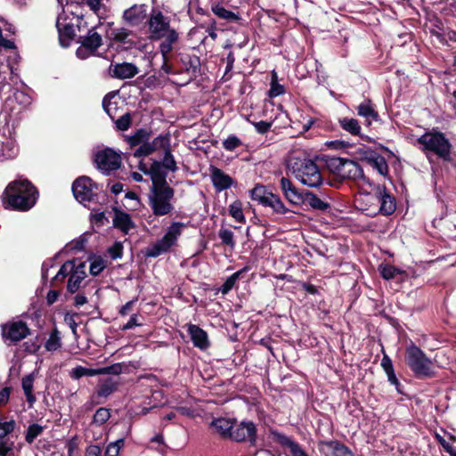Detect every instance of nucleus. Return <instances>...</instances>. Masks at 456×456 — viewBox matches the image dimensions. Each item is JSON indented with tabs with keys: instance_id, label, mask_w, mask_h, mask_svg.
I'll use <instances>...</instances> for the list:
<instances>
[{
	"instance_id": "obj_64",
	"label": "nucleus",
	"mask_w": 456,
	"mask_h": 456,
	"mask_svg": "<svg viewBox=\"0 0 456 456\" xmlns=\"http://www.w3.org/2000/svg\"><path fill=\"white\" fill-rule=\"evenodd\" d=\"M11 389L9 387H4L0 391V406L4 405L7 403L10 396Z\"/></svg>"
},
{
	"instance_id": "obj_51",
	"label": "nucleus",
	"mask_w": 456,
	"mask_h": 456,
	"mask_svg": "<svg viewBox=\"0 0 456 456\" xmlns=\"http://www.w3.org/2000/svg\"><path fill=\"white\" fill-rule=\"evenodd\" d=\"M15 426L16 423L12 419L4 422L0 421V440H4V437L14 430Z\"/></svg>"
},
{
	"instance_id": "obj_56",
	"label": "nucleus",
	"mask_w": 456,
	"mask_h": 456,
	"mask_svg": "<svg viewBox=\"0 0 456 456\" xmlns=\"http://www.w3.org/2000/svg\"><path fill=\"white\" fill-rule=\"evenodd\" d=\"M123 245L121 242H116L109 248V253L112 259H118L122 256Z\"/></svg>"
},
{
	"instance_id": "obj_62",
	"label": "nucleus",
	"mask_w": 456,
	"mask_h": 456,
	"mask_svg": "<svg viewBox=\"0 0 456 456\" xmlns=\"http://www.w3.org/2000/svg\"><path fill=\"white\" fill-rule=\"evenodd\" d=\"M381 366L386 373L390 370H394L392 361L387 355L383 356L381 360Z\"/></svg>"
},
{
	"instance_id": "obj_27",
	"label": "nucleus",
	"mask_w": 456,
	"mask_h": 456,
	"mask_svg": "<svg viewBox=\"0 0 456 456\" xmlns=\"http://www.w3.org/2000/svg\"><path fill=\"white\" fill-rule=\"evenodd\" d=\"M115 227L120 229L124 233H127L133 227L130 216L122 211H117L113 219Z\"/></svg>"
},
{
	"instance_id": "obj_43",
	"label": "nucleus",
	"mask_w": 456,
	"mask_h": 456,
	"mask_svg": "<svg viewBox=\"0 0 456 456\" xmlns=\"http://www.w3.org/2000/svg\"><path fill=\"white\" fill-rule=\"evenodd\" d=\"M89 261V270L92 275H98L105 267L104 260L101 256H92Z\"/></svg>"
},
{
	"instance_id": "obj_21",
	"label": "nucleus",
	"mask_w": 456,
	"mask_h": 456,
	"mask_svg": "<svg viewBox=\"0 0 456 456\" xmlns=\"http://www.w3.org/2000/svg\"><path fill=\"white\" fill-rule=\"evenodd\" d=\"M188 332L196 347L206 349L209 346L208 334L205 330L194 324L188 325Z\"/></svg>"
},
{
	"instance_id": "obj_17",
	"label": "nucleus",
	"mask_w": 456,
	"mask_h": 456,
	"mask_svg": "<svg viewBox=\"0 0 456 456\" xmlns=\"http://www.w3.org/2000/svg\"><path fill=\"white\" fill-rule=\"evenodd\" d=\"M137 73V67L129 62L117 63L110 67V74L111 77L119 79L132 78Z\"/></svg>"
},
{
	"instance_id": "obj_36",
	"label": "nucleus",
	"mask_w": 456,
	"mask_h": 456,
	"mask_svg": "<svg viewBox=\"0 0 456 456\" xmlns=\"http://www.w3.org/2000/svg\"><path fill=\"white\" fill-rule=\"evenodd\" d=\"M229 213L232 218L239 223H245V216L243 214L242 202L235 200L229 206Z\"/></svg>"
},
{
	"instance_id": "obj_52",
	"label": "nucleus",
	"mask_w": 456,
	"mask_h": 456,
	"mask_svg": "<svg viewBox=\"0 0 456 456\" xmlns=\"http://www.w3.org/2000/svg\"><path fill=\"white\" fill-rule=\"evenodd\" d=\"M100 375L103 374H113L118 375L122 371V366L120 363H115L110 366L99 368Z\"/></svg>"
},
{
	"instance_id": "obj_30",
	"label": "nucleus",
	"mask_w": 456,
	"mask_h": 456,
	"mask_svg": "<svg viewBox=\"0 0 456 456\" xmlns=\"http://www.w3.org/2000/svg\"><path fill=\"white\" fill-rule=\"evenodd\" d=\"M2 155L5 156L6 158H13L18 152V147L14 138H12L11 135L5 136L4 133L2 134Z\"/></svg>"
},
{
	"instance_id": "obj_13",
	"label": "nucleus",
	"mask_w": 456,
	"mask_h": 456,
	"mask_svg": "<svg viewBox=\"0 0 456 456\" xmlns=\"http://www.w3.org/2000/svg\"><path fill=\"white\" fill-rule=\"evenodd\" d=\"M148 6L143 4H134L123 12V21L129 27L146 25L149 18Z\"/></svg>"
},
{
	"instance_id": "obj_41",
	"label": "nucleus",
	"mask_w": 456,
	"mask_h": 456,
	"mask_svg": "<svg viewBox=\"0 0 456 456\" xmlns=\"http://www.w3.org/2000/svg\"><path fill=\"white\" fill-rule=\"evenodd\" d=\"M43 431L44 428L37 423L29 425L25 434L26 442L28 444H32Z\"/></svg>"
},
{
	"instance_id": "obj_15",
	"label": "nucleus",
	"mask_w": 456,
	"mask_h": 456,
	"mask_svg": "<svg viewBox=\"0 0 456 456\" xmlns=\"http://www.w3.org/2000/svg\"><path fill=\"white\" fill-rule=\"evenodd\" d=\"M28 334V328L21 322H12L3 326V337L5 340L17 342L24 338Z\"/></svg>"
},
{
	"instance_id": "obj_34",
	"label": "nucleus",
	"mask_w": 456,
	"mask_h": 456,
	"mask_svg": "<svg viewBox=\"0 0 456 456\" xmlns=\"http://www.w3.org/2000/svg\"><path fill=\"white\" fill-rule=\"evenodd\" d=\"M264 206L272 208L276 213L285 214L288 208L278 195L271 193Z\"/></svg>"
},
{
	"instance_id": "obj_22",
	"label": "nucleus",
	"mask_w": 456,
	"mask_h": 456,
	"mask_svg": "<svg viewBox=\"0 0 456 456\" xmlns=\"http://www.w3.org/2000/svg\"><path fill=\"white\" fill-rule=\"evenodd\" d=\"M167 139L165 137H156L151 142H143L142 144L139 145L137 149H135L134 152V156L136 158H140L142 156H148L154 151H156L158 148L164 145Z\"/></svg>"
},
{
	"instance_id": "obj_33",
	"label": "nucleus",
	"mask_w": 456,
	"mask_h": 456,
	"mask_svg": "<svg viewBox=\"0 0 456 456\" xmlns=\"http://www.w3.org/2000/svg\"><path fill=\"white\" fill-rule=\"evenodd\" d=\"M132 31L126 28H117L111 31V38L118 43L122 44H133L131 38Z\"/></svg>"
},
{
	"instance_id": "obj_32",
	"label": "nucleus",
	"mask_w": 456,
	"mask_h": 456,
	"mask_svg": "<svg viewBox=\"0 0 456 456\" xmlns=\"http://www.w3.org/2000/svg\"><path fill=\"white\" fill-rule=\"evenodd\" d=\"M329 456H353L352 452L344 444L338 442H329L326 444Z\"/></svg>"
},
{
	"instance_id": "obj_24",
	"label": "nucleus",
	"mask_w": 456,
	"mask_h": 456,
	"mask_svg": "<svg viewBox=\"0 0 456 456\" xmlns=\"http://www.w3.org/2000/svg\"><path fill=\"white\" fill-rule=\"evenodd\" d=\"M211 427L224 437H230L232 434L233 422L231 419L219 418L212 421Z\"/></svg>"
},
{
	"instance_id": "obj_29",
	"label": "nucleus",
	"mask_w": 456,
	"mask_h": 456,
	"mask_svg": "<svg viewBox=\"0 0 456 456\" xmlns=\"http://www.w3.org/2000/svg\"><path fill=\"white\" fill-rule=\"evenodd\" d=\"M371 167L375 168L379 175H386L388 172V167L386 159L374 152H370V156L367 157Z\"/></svg>"
},
{
	"instance_id": "obj_45",
	"label": "nucleus",
	"mask_w": 456,
	"mask_h": 456,
	"mask_svg": "<svg viewBox=\"0 0 456 456\" xmlns=\"http://www.w3.org/2000/svg\"><path fill=\"white\" fill-rule=\"evenodd\" d=\"M110 418V410L107 408H99L94 415L93 422L96 425H102Z\"/></svg>"
},
{
	"instance_id": "obj_16",
	"label": "nucleus",
	"mask_w": 456,
	"mask_h": 456,
	"mask_svg": "<svg viewBox=\"0 0 456 456\" xmlns=\"http://www.w3.org/2000/svg\"><path fill=\"white\" fill-rule=\"evenodd\" d=\"M256 427L251 421H242L235 429H232L231 438L235 441H255Z\"/></svg>"
},
{
	"instance_id": "obj_49",
	"label": "nucleus",
	"mask_w": 456,
	"mask_h": 456,
	"mask_svg": "<svg viewBox=\"0 0 456 456\" xmlns=\"http://www.w3.org/2000/svg\"><path fill=\"white\" fill-rule=\"evenodd\" d=\"M45 346L47 351H56L61 347V338L56 330L51 333Z\"/></svg>"
},
{
	"instance_id": "obj_59",
	"label": "nucleus",
	"mask_w": 456,
	"mask_h": 456,
	"mask_svg": "<svg viewBox=\"0 0 456 456\" xmlns=\"http://www.w3.org/2000/svg\"><path fill=\"white\" fill-rule=\"evenodd\" d=\"M103 1L104 0H86V4L94 13H98L103 6Z\"/></svg>"
},
{
	"instance_id": "obj_31",
	"label": "nucleus",
	"mask_w": 456,
	"mask_h": 456,
	"mask_svg": "<svg viewBox=\"0 0 456 456\" xmlns=\"http://www.w3.org/2000/svg\"><path fill=\"white\" fill-rule=\"evenodd\" d=\"M340 126L353 135H361V126L359 121L353 118H342L339 119Z\"/></svg>"
},
{
	"instance_id": "obj_23",
	"label": "nucleus",
	"mask_w": 456,
	"mask_h": 456,
	"mask_svg": "<svg viewBox=\"0 0 456 456\" xmlns=\"http://www.w3.org/2000/svg\"><path fill=\"white\" fill-rule=\"evenodd\" d=\"M118 386V380L113 378L100 379L95 395L98 397L107 398L117 390Z\"/></svg>"
},
{
	"instance_id": "obj_61",
	"label": "nucleus",
	"mask_w": 456,
	"mask_h": 456,
	"mask_svg": "<svg viewBox=\"0 0 456 456\" xmlns=\"http://www.w3.org/2000/svg\"><path fill=\"white\" fill-rule=\"evenodd\" d=\"M102 450L100 446L91 444L86 448V456H101Z\"/></svg>"
},
{
	"instance_id": "obj_11",
	"label": "nucleus",
	"mask_w": 456,
	"mask_h": 456,
	"mask_svg": "<svg viewBox=\"0 0 456 456\" xmlns=\"http://www.w3.org/2000/svg\"><path fill=\"white\" fill-rule=\"evenodd\" d=\"M96 184L87 176L76 179L72 185L75 199L84 205L94 200L96 196Z\"/></svg>"
},
{
	"instance_id": "obj_4",
	"label": "nucleus",
	"mask_w": 456,
	"mask_h": 456,
	"mask_svg": "<svg viewBox=\"0 0 456 456\" xmlns=\"http://www.w3.org/2000/svg\"><path fill=\"white\" fill-rule=\"evenodd\" d=\"M37 191L26 179L14 181L4 191V199L9 208L27 211L37 202Z\"/></svg>"
},
{
	"instance_id": "obj_26",
	"label": "nucleus",
	"mask_w": 456,
	"mask_h": 456,
	"mask_svg": "<svg viewBox=\"0 0 456 456\" xmlns=\"http://www.w3.org/2000/svg\"><path fill=\"white\" fill-rule=\"evenodd\" d=\"M357 113L359 116L365 118V122L367 126H370L373 120L378 119V113L372 108L370 101H365L362 102L357 107Z\"/></svg>"
},
{
	"instance_id": "obj_6",
	"label": "nucleus",
	"mask_w": 456,
	"mask_h": 456,
	"mask_svg": "<svg viewBox=\"0 0 456 456\" xmlns=\"http://www.w3.org/2000/svg\"><path fill=\"white\" fill-rule=\"evenodd\" d=\"M68 278L67 290L69 293L77 292L85 284L86 278V265L84 262L72 260L65 262L54 279L62 281Z\"/></svg>"
},
{
	"instance_id": "obj_10",
	"label": "nucleus",
	"mask_w": 456,
	"mask_h": 456,
	"mask_svg": "<svg viewBox=\"0 0 456 456\" xmlns=\"http://www.w3.org/2000/svg\"><path fill=\"white\" fill-rule=\"evenodd\" d=\"M405 360L416 376L431 377L434 374L432 361L417 346L411 344L407 347Z\"/></svg>"
},
{
	"instance_id": "obj_28",
	"label": "nucleus",
	"mask_w": 456,
	"mask_h": 456,
	"mask_svg": "<svg viewBox=\"0 0 456 456\" xmlns=\"http://www.w3.org/2000/svg\"><path fill=\"white\" fill-rule=\"evenodd\" d=\"M34 381L35 376L33 373L25 376L21 380L22 389L30 406L36 402V396L33 395Z\"/></svg>"
},
{
	"instance_id": "obj_42",
	"label": "nucleus",
	"mask_w": 456,
	"mask_h": 456,
	"mask_svg": "<svg viewBox=\"0 0 456 456\" xmlns=\"http://www.w3.org/2000/svg\"><path fill=\"white\" fill-rule=\"evenodd\" d=\"M112 98H114V96H112L111 98L105 97L102 102V106L106 113L109 115V117L112 120H115V118L118 116V102L115 101H111Z\"/></svg>"
},
{
	"instance_id": "obj_14",
	"label": "nucleus",
	"mask_w": 456,
	"mask_h": 456,
	"mask_svg": "<svg viewBox=\"0 0 456 456\" xmlns=\"http://www.w3.org/2000/svg\"><path fill=\"white\" fill-rule=\"evenodd\" d=\"M95 163L102 173L109 174L119 167L120 156L110 149H105L96 153Z\"/></svg>"
},
{
	"instance_id": "obj_20",
	"label": "nucleus",
	"mask_w": 456,
	"mask_h": 456,
	"mask_svg": "<svg viewBox=\"0 0 456 456\" xmlns=\"http://www.w3.org/2000/svg\"><path fill=\"white\" fill-rule=\"evenodd\" d=\"M281 189L284 197L292 204L297 205L303 201V197L297 189L292 184L291 181L286 177L280 180Z\"/></svg>"
},
{
	"instance_id": "obj_54",
	"label": "nucleus",
	"mask_w": 456,
	"mask_h": 456,
	"mask_svg": "<svg viewBox=\"0 0 456 456\" xmlns=\"http://www.w3.org/2000/svg\"><path fill=\"white\" fill-rule=\"evenodd\" d=\"M162 165L164 166L165 168H167L168 170H171V171L176 170L175 161L174 159V157L171 155V153L169 151L166 152V154L163 158Z\"/></svg>"
},
{
	"instance_id": "obj_12",
	"label": "nucleus",
	"mask_w": 456,
	"mask_h": 456,
	"mask_svg": "<svg viewBox=\"0 0 456 456\" xmlns=\"http://www.w3.org/2000/svg\"><path fill=\"white\" fill-rule=\"evenodd\" d=\"M102 45V38L94 28L88 31L87 35L82 38L81 45L77 49V58L85 60L94 55L96 50Z\"/></svg>"
},
{
	"instance_id": "obj_44",
	"label": "nucleus",
	"mask_w": 456,
	"mask_h": 456,
	"mask_svg": "<svg viewBox=\"0 0 456 456\" xmlns=\"http://www.w3.org/2000/svg\"><path fill=\"white\" fill-rule=\"evenodd\" d=\"M243 273V270H240L236 273H234L233 274H232L231 276H229L226 281H224V283L223 284V286L221 287L220 289V291L225 295L227 294L235 285V283L237 282L239 277L240 276V274Z\"/></svg>"
},
{
	"instance_id": "obj_55",
	"label": "nucleus",
	"mask_w": 456,
	"mask_h": 456,
	"mask_svg": "<svg viewBox=\"0 0 456 456\" xmlns=\"http://www.w3.org/2000/svg\"><path fill=\"white\" fill-rule=\"evenodd\" d=\"M436 438L439 444L443 446L445 452L450 453L451 456H456V449L452 446L445 439L439 434H436Z\"/></svg>"
},
{
	"instance_id": "obj_18",
	"label": "nucleus",
	"mask_w": 456,
	"mask_h": 456,
	"mask_svg": "<svg viewBox=\"0 0 456 456\" xmlns=\"http://www.w3.org/2000/svg\"><path fill=\"white\" fill-rule=\"evenodd\" d=\"M56 27L59 31L60 44L63 47L69 46L70 41L76 35V29L74 26L69 23H67L65 20H62L61 17H59L56 21Z\"/></svg>"
},
{
	"instance_id": "obj_25",
	"label": "nucleus",
	"mask_w": 456,
	"mask_h": 456,
	"mask_svg": "<svg viewBox=\"0 0 456 456\" xmlns=\"http://www.w3.org/2000/svg\"><path fill=\"white\" fill-rule=\"evenodd\" d=\"M273 436L281 444L289 448L292 456H308L298 444L291 441L289 437L275 432H273Z\"/></svg>"
},
{
	"instance_id": "obj_7",
	"label": "nucleus",
	"mask_w": 456,
	"mask_h": 456,
	"mask_svg": "<svg viewBox=\"0 0 456 456\" xmlns=\"http://www.w3.org/2000/svg\"><path fill=\"white\" fill-rule=\"evenodd\" d=\"M329 168L342 179H353L359 186L372 187L369 179L363 175L362 167L354 161L341 158H332L328 161Z\"/></svg>"
},
{
	"instance_id": "obj_1",
	"label": "nucleus",
	"mask_w": 456,
	"mask_h": 456,
	"mask_svg": "<svg viewBox=\"0 0 456 456\" xmlns=\"http://www.w3.org/2000/svg\"><path fill=\"white\" fill-rule=\"evenodd\" d=\"M170 21V18L159 9H152L146 21L149 38L152 41L162 40L159 50L165 61L179 38L178 32L171 27Z\"/></svg>"
},
{
	"instance_id": "obj_58",
	"label": "nucleus",
	"mask_w": 456,
	"mask_h": 456,
	"mask_svg": "<svg viewBox=\"0 0 456 456\" xmlns=\"http://www.w3.org/2000/svg\"><path fill=\"white\" fill-rule=\"evenodd\" d=\"M253 126L259 134H265L270 129L272 123L267 121H259L253 123Z\"/></svg>"
},
{
	"instance_id": "obj_40",
	"label": "nucleus",
	"mask_w": 456,
	"mask_h": 456,
	"mask_svg": "<svg viewBox=\"0 0 456 456\" xmlns=\"http://www.w3.org/2000/svg\"><path fill=\"white\" fill-rule=\"evenodd\" d=\"M379 270L381 276L386 280L393 279L398 274H404V271L390 265H380Z\"/></svg>"
},
{
	"instance_id": "obj_19",
	"label": "nucleus",
	"mask_w": 456,
	"mask_h": 456,
	"mask_svg": "<svg viewBox=\"0 0 456 456\" xmlns=\"http://www.w3.org/2000/svg\"><path fill=\"white\" fill-rule=\"evenodd\" d=\"M210 177L213 185L218 191L226 190L232 184V177L216 167H210Z\"/></svg>"
},
{
	"instance_id": "obj_60",
	"label": "nucleus",
	"mask_w": 456,
	"mask_h": 456,
	"mask_svg": "<svg viewBox=\"0 0 456 456\" xmlns=\"http://www.w3.org/2000/svg\"><path fill=\"white\" fill-rule=\"evenodd\" d=\"M283 93H284V89H283L282 86H281L275 82L272 83V86H271V90H270V95L272 97L281 95Z\"/></svg>"
},
{
	"instance_id": "obj_8",
	"label": "nucleus",
	"mask_w": 456,
	"mask_h": 456,
	"mask_svg": "<svg viewBox=\"0 0 456 456\" xmlns=\"http://www.w3.org/2000/svg\"><path fill=\"white\" fill-rule=\"evenodd\" d=\"M417 141L423 151H431L444 160L450 159L452 145L443 133L432 130L419 136Z\"/></svg>"
},
{
	"instance_id": "obj_63",
	"label": "nucleus",
	"mask_w": 456,
	"mask_h": 456,
	"mask_svg": "<svg viewBox=\"0 0 456 456\" xmlns=\"http://www.w3.org/2000/svg\"><path fill=\"white\" fill-rule=\"evenodd\" d=\"M141 323H139L137 322V315L136 314H133L129 321L123 326L122 330H130L135 326H140Z\"/></svg>"
},
{
	"instance_id": "obj_2",
	"label": "nucleus",
	"mask_w": 456,
	"mask_h": 456,
	"mask_svg": "<svg viewBox=\"0 0 456 456\" xmlns=\"http://www.w3.org/2000/svg\"><path fill=\"white\" fill-rule=\"evenodd\" d=\"M159 167V163L154 162L150 171L152 184L149 201L155 216H166L173 210L171 200L174 197V191L167 183L166 175L158 171Z\"/></svg>"
},
{
	"instance_id": "obj_5",
	"label": "nucleus",
	"mask_w": 456,
	"mask_h": 456,
	"mask_svg": "<svg viewBox=\"0 0 456 456\" xmlns=\"http://www.w3.org/2000/svg\"><path fill=\"white\" fill-rule=\"evenodd\" d=\"M287 168L304 185L318 187L322 183V174L312 159L291 156L287 160Z\"/></svg>"
},
{
	"instance_id": "obj_37",
	"label": "nucleus",
	"mask_w": 456,
	"mask_h": 456,
	"mask_svg": "<svg viewBox=\"0 0 456 456\" xmlns=\"http://www.w3.org/2000/svg\"><path fill=\"white\" fill-rule=\"evenodd\" d=\"M212 12L221 19L227 20H238L239 17L234 12L225 9L223 5L216 4L212 5Z\"/></svg>"
},
{
	"instance_id": "obj_3",
	"label": "nucleus",
	"mask_w": 456,
	"mask_h": 456,
	"mask_svg": "<svg viewBox=\"0 0 456 456\" xmlns=\"http://www.w3.org/2000/svg\"><path fill=\"white\" fill-rule=\"evenodd\" d=\"M362 187V191L356 198L358 208L368 216L382 214L391 215L395 210V198L383 187L377 186L368 191Z\"/></svg>"
},
{
	"instance_id": "obj_48",
	"label": "nucleus",
	"mask_w": 456,
	"mask_h": 456,
	"mask_svg": "<svg viewBox=\"0 0 456 456\" xmlns=\"http://www.w3.org/2000/svg\"><path fill=\"white\" fill-rule=\"evenodd\" d=\"M148 139V133L145 130H138L134 135L127 138V142L131 147L142 144Z\"/></svg>"
},
{
	"instance_id": "obj_9",
	"label": "nucleus",
	"mask_w": 456,
	"mask_h": 456,
	"mask_svg": "<svg viewBox=\"0 0 456 456\" xmlns=\"http://www.w3.org/2000/svg\"><path fill=\"white\" fill-rule=\"evenodd\" d=\"M185 226V224L182 222L172 223L167 227L163 237L147 248L146 256L157 257L168 252L170 248L176 244Z\"/></svg>"
},
{
	"instance_id": "obj_35",
	"label": "nucleus",
	"mask_w": 456,
	"mask_h": 456,
	"mask_svg": "<svg viewBox=\"0 0 456 456\" xmlns=\"http://www.w3.org/2000/svg\"><path fill=\"white\" fill-rule=\"evenodd\" d=\"M272 192L270 191H267V190L265 189V186L263 185H256L251 191H250V195H251V199L253 200H256L258 201L259 203H261L262 205H265L267 199L269 198L268 196L271 194Z\"/></svg>"
},
{
	"instance_id": "obj_38",
	"label": "nucleus",
	"mask_w": 456,
	"mask_h": 456,
	"mask_svg": "<svg viewBox=\"0 0 456 456\" xmlns=\"http://www.w3.org/2000/svg\"><path fill=\"white\" fill-rule=\"evenodd\" d=\"M100 375L99 368L98 369H88L85 368L83 366H77L74 369H72L70 372V377L74 379H79L80 378L84 376H96Z\"/></svg>"
},
{
	"instance_id": "obj_50",
	"label": "nucleus",
	"mask_w": 456,
	"mask_h": 456,
	"mask_svg": "<svg viewBox=\"0 0 456 456\" xmlns=\"http://www.w3.org/2000/svg\"><path fill=\"white\" fill-rule=\"evenodd\" d=\"M242 145L241 140L236 136V135H229L225 140L223 142V147L229 151H234L236 148Z\"/></svg>"
},
{
	"instance_id": "obj_39",
	"label": "nucleus",
	"mask_w": 456,
	"mask_h": 456,
	"mask_svg": "<svg viewBox=\"0 0 456 456\" xmlns=\"http://www.w3.org/2000/svg\"><path fill=\"white\" fill-rule=\"evenodd\" d=\"M305 200L307 201L311 208L317 210H326L330 207V205L327 202L322 200L313 192H307L305 194Z\"/></svg>"
},
{
	"instance_id": "obj_57",
	"label": "nucleus",
	"mask_w": 456,
	"mask_h": 456,
	"mask_svg": "<svg viewBox=\"0 0 456 456\" xmlns=\"http://www.w3.org/2000/svg\"><path fill=\"white\" fill-rule=\"evenodd\" d=\"M12 443L5 440H0V456H13L12 452Z\"/></svg>"
},
{
	"instance_id": "obj_47",
	"label": "nucleus",
	"mask_w": 456,
	"mask_h": 456,
	"mask_svg": "<svg viewBox=\"0 0 456 456\" xmlns=\"http://www.w3.org/2000/svg\"><path fill=\"white\" fill-rule=\"evenodd\" d=\"M218 236L222 243L229 246L231 248L235 247V241L233 240V232L225 228H221L218 232Z\"/></svg>"
},
{
	"instance_id": "obj_46",
	"label": "nucleus",
	"mask_w": 456,
	"mask_h": 456,
	"mask_svg": "<svg viewBox=\"0 0 456 456\" xmlns=\"http://www.w3.org/2000/svg\"><path fill=\"white\" fill-rule=\"evenodd\" d=\"M116 124V126L120 131L127 130L131 126V115L128 112H126L119 117L117 116L115 120H113Z\"/></svg>"
},
{
	"instance_id": "obj_53",
	"label": "nucleus",
	"mask_w": 456,
	"mask_h": 456,
	"mask_svg": "<svg viewBox=\"0 0 456 456\" xmlns=\"http://www.w3.org/2000/svg\"><path fill=\"white\" fill-rule=\"evenodd\" d=\"M14 100L21 104L23 107H26L31 103V98L21 91H17L13 94Z\"/></svg>"
}]
</instances>
